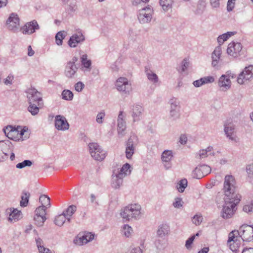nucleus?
Returning <instances> with one entry per match:
<instances>
[{
	"instance_id": "61",
	"label": "nucleus",
	"mask_w": 253,
	"mask_h": 253,
	"mask_svg": "<svg viewBox=\"0 0 253 253\" xmlns=\"http://www.w3.org/2000/svg\"><path fill=\"white\" fill-rule=\"evenodd\" d=\"M36 244L38 249V250H41L44 247L43 246V241L42 239L40 238L36 239Z\"/></svg>"
},
{
	"instance_id": "36",
	"label": "nucleus",
	"mask_w": 253,
	"mask_h": 253,
	"mask_svg": "<svg viewBox=\"0 0 253 253\" xmlns=\"http://www.w3.org/2000/svg\"><path fill=\"white\" fill-rule=\"evenodd\" d=\"M41 103H32L29 104V106L28 108V110L31 113L33 116H35L39 112V107L38 106H40Z\"/></svg>"
},
{
	"instance_id": "45",
	"label": "nucleus",
	"mask_w": 253,
	"mask_h": 253,
	"mask_svg": "<svg viewBox=\"0 0 253 253\" xmlns=\"http://www.w3.org/2000/svg\"><path fill=\"white\" fill-rule=\"evenodd\" d=\"M62 99L65 100H72L73 98V93L69 90H64L62 92Z\"/></svg>"
},
{
	"instance_id": "14",
	"label": "nucleus",
	"mask_w": 253,
	"mask_h": 253,
	"mask_svg": "<svg viewBox=\"0 0 253 253\" xmlns=\"http://www.w3.org/2000/svg\"><path fill=\"white\" fill-rule=\"evenodd\" d=\"M242 45L240 42H231L228 46L227 53L234 57H236L242 54Z\"/></svg>"
},
{
	"instance_id": "22",
	"label": "nucleus",
	"mask_w": 253,
	"mask_h": 253,
	"mask_svg": "<svg viewBox=\"0 0 253 253\" xmlns=\"http://www.w3.org/2000/svg\"><path fill=\"white\" fill-rule=\"evenodd\" d=\"M143 109L142 106L139 105H133L132 108L131 116L133 119V122L139 121L141 117Z\"/></svg>"
},
{
	"instance_id": "53",
	"label": "nucleus",
	"mask_w": 253,
	"mask_h": 253,
	"mask_svg": "<svg viewBox=\"0 0 253 253\" xmlns=\"http://www.w3.org/2000/svg\"><path fill=\"white\" fill-rule=\"evenodd\" d=\"M243 211L248 213L253 212V200L250 204L245 205L243 207Z\"/></svg>"
},
{
	"instance_id": "40",
	"label": "nucleus",
	"mask_w": 253,
	"mask_h": 253,
	"mask_svg": "<svg viewBox=\"0 0 253 253\" xmlns=\"http://www.w3.org/2000/svg\"><path fill=\"white\" fill-rule=\"evenodd\" d=\"M130 168V166L129 164L126 163L123 166L120 170H116V172L118 173H123L125 174V177L126 176L127 174H129L130 173V170L129 169Z\"/></svg>"
},
{
	"instance_id": "27",
	"label": "nucleus",
	"mask_w": 253,
	"mask_h": 253,
	"mask_svg": "<svg viewBox=\"0 0 253 253\" xmlns=\"http://www.w3.org/2000/svg\"><path fill=\"white\" fill-rule=\"evenodd\" d=\"M174 1V0H159L160 4L165 12L172 9Z\"/></svg>"
},
{
	"instance_id": "44",
	"label": "nucleus",
	"mask_w": 253,
	"mask_h": 253,
	"mask_svg": "<svg viewBox=\"0 0 253 253\" xmlns=\"http://www.w3.org/2000/svg\"><path fill=\"white\" fill-rule=\"evenodd\" d=\"M39 202L42 203V205H44L47 208H49L50 206V198L45 195H42L40 197Z\"/></svg>"
},
{
	"instance_id": "9",
	"label": "nucleus",
	"mask_w": 253,
	"mask_h": 253,
	"mask_svg": "<svg viewBox=\"0 0 253 253\" xmlns=\"http://www.w3.org/2000/svg\"><path fill=\"white\" fill-rule=\"evenodd\" d=\"M253 77V65H249L246 67L244 70L240 73L237 78L238 84H243L245 81L249 80Z\"/></svg>"
},
{
	"instance_id": "60",
	"label": "nucleus",
	"mask_w": 253,
	"mask_h": 253,
	"mask_svg": "<svg viewBox=\"0 0 253 253\" xmlns=\"http://www.w3.org/2000/svg\"><path fill=\"white\" fill-rule=\"evenodd\" d=\"M105 115L104 112H100L98 113L96 117V122L99 124H102L103 122L102 119L104 118Z\"/></svg>"
},
{
	"instance_id": "49",
	"label": "nucleus",
	"mask_w": 253,
	"mask_h": 253,
	"mask_svg": "<svg viewBox=\"0 0 253 253\" xmlns=\"http://www.w3.org/2000/svg\"><path fill=\"white\" fill-rule=\"evenodd\" d=\"M77 210V207L75 205L70 206L65 211L66 216H71Z\"/></svg>"
},
{
	"instance_id": "42",
	"label": "nucleus",
	"mask_w": 253,
	"mask_h": 253,
	"mask_svg": "<svg viewBox=\"0 0 253 253\" xmlns=\"http://www.w3.org/2000/svg\"><path fill=\"white\" fill-rule=\"evenodd\" d=\"M187 180L186 179H182L180 180L177 185V189L179 192H183L185 188L187 186Z\"/></svg>"
},
{
	"instance_id": "5",
	"label": "nucleus",
	"mask_w": 253,
	"mask_h": 253,
	"mask_svg": "<svg viewBox=\"0 0 253 253\" xmlns=\"http://www.w3.org/2000/svg\"><path fill=\"white\" fill-rule=\"evenodd\" d=\"M115 85L118 91L125 95H129L132 90L131 84L127 79L120 77L116 81Z\"/></svg>"
},
{
	"instance_id": "37",
	"label": "nucleus",
	"mask_w": 253,
	"mask_h": 253,
	"mask_svg": "<svg viewBox=\"0 0 253 253\" xmlns=\"http://www.w3.org/2000/svg\"><path fill=\"white\" fill-rule=\"evenodd\" d=\"M170 104V111L177 110L180 111L179 102L175 98H172L169 101Z\"/></svg>"
},
{
	"instance_id": "26",
	"label": "nucleus",
	"mask_w": 253,
	"mask_h": 253,
	"mask_svg": "<svg viewBox=\"0 0 253 253\" xmlns=\"http://www.w3.org/2000/svg\"><path fill=\"white\" fill-rule=\"evenodd\" d=\"M145 72L149 81L153 83L154 84L158 82L159 78L158 76L151 70L149 67H145Z\"/></svg>"
},
{
	"instance_id": "24",
	"label": "nucleus",
	"mask_w": 253,
	"mask_h": 253,
	"mask_svg": "<svg viewBox=\"0 0 253 253\" xmlns=\"http://www.w3.org/2000/svg\"><path fill=\"white\" fill-rule=\"evenodd\" d=\"M16 130H17V132L15 133V135L19 134L22 138V140H25L29 138L30 133L28 128L26 126L23 127L22 126H18L16 128Z\"/></svg>"
},
{
	"instance_id": "35",
	"label": "nucleus",
	"mask_w": 253,
	"mask_h": 253,
	"mask_svg": "<svg viewBox=\"0 0 253 253\" xmlns=\"http://www.w3.org/2000/svg\"><path fill=\"white\" fill-rule=\"evenodd\" d=\"M173 157L172 152L170 150H165L161 156L163 162H170Z\"/></svg>"
},
{
	"instance_id": "62",
	"label": "nucleus",
	"mask_w": 253,
	"mask_h": 253,
	"mask_svg": "<svg viewBox=\"0 0 253 253\" xmlns=\"http://www.w3.org/2000/svg\"><path fill=\"white\" fill-rule=\"evenodd\" d=\"M210 4L212 8H217L220 5V0H210Z\"/></svg>"
},
{
	"instance_id": "20",
	"label": "nucleus",
	"mask_w": 253,
	"mask_h": 253,
	"mask_svg": "<svg viewBox=\"0 0 253 253\" xmlns=\"http://www.w3.org/2000/svg\"><path fill=\"white\" fill-rule=\"evenodd\" d=\"M123 111H120L119 114L118 118V128L117 130L118 134L123 136L124 135V131L126 128V122L125 121L124 118Z\"/></svg>"
},
{
	"instance_id": "38",
	"label": "nucleus",
	"mask_w": 253,
	"mask_h": 253,
	"mask_svg": "<svg viewBox=\"0 0 253 253\" xmlns=\"http://www.w3.org/2000/svg\"><path fill=\"white\" fill-rule=\"evenodd\" d=\"M66 37V33L63 31L58 32L55 36L56 43L58 45H61L63 43V40Z\"/></svg>"
},
{
	"instance_id": "47",
	"label": "nucleus",
	"mask_w": 253,
	"mask_h": 253,
	"mask_svg": "<svg viewBox=\"0 0 253 253\" xmlns=\"http://www.w3.org/2000/svg\"><path fill=\"white\" fill-rule=\"evenodd\" d=\"M33 164V163L31 161L29 160H26L23 161L21 163H18L16 165V167L17 169H21L25 167H31Z\"/></svg>"
},
{
	"instance_id": "21",
	"label": "nucleus",
	"mask_w": 253,
	"mask_h": 253,
	"mask_svg": "<svg viewBox=\"0 0 253 253\" xmlns=\"http://www.w3.org/2000/svg\"><path fill=\"white\" fill-rule=\"evenodd\" d=\"M224 131L227 136L229 139L235 142H237V137L233 136L234 132L235 127L232 124H226L224 126Z\"/></svg>"
},
{
	"instance_id": "13",
	"label": "nucleus",
	"mask_w": 253,
	"mask_h": 253,
	"mask_svg": "<svg viewBox=\"0 0 253 253\" xmlns=\"http://www.w3.org/2000/svg\"><path fill=\"white\" fill-rule=\"evenodd\" d=\"M40 27L36 20H34L29 22H27L20 29V31L24 35H31L35 32L36 30H39Z\"/></svg>"
},
{
	"instance_id": "46",
	"label": "nucleus",
	"mask_w": 253,
	"mask_h": 253,
	"mask_svg": "<svg viewBox=\"0 0 253 253\" xmlns=\"http://www.w3.org/2000/svg\"><path fill=\"white\" fill-rule=\"evenodd\" d=\"M34 219L35 222V224L37 226L41 227L43 225V223L46 220V218L45 216L43 217L41 215H35Z\"/></svg>"
},
{
	"instance_id": "55",
	"label": "nucleus",
	"mask_w": 253,
	"mask_h": 253,
	"mask_svg": "<svg viewBox=\"0 0 253 253\" xmlns=\"http://www.w3.org/2000/svg\"><path fill=\"white\" fill-rule=\"evenodd\" d=\"M246 171L248 176L253 178V164L248 165L247 166Z\"/></svg>"
},
{
	"instance_id": "25",
	"label": "nucleus",
	"mask_w": 253,
	"mask_h": 253,
	"mask_svg": "<svg viewBox=\"0 0 253 253\" xmlns=\"http://www.w3.org/2000/svg\"><path fill=\"white\" fill-rule=\"evenodd\" d=\"M78 68L77 66H73L71 64H67L65 68V74L69 78H73L77 71Z\"/></svg>"
},
{
	"instance_id": "10",
	"label": "nucleus",
	"mask_w": 253,
	"mask_h": 253,
	"mask_svg": "<svg viewBox=\"0 0 253 253\" xmlns=\"http://www.w3.org/2000/svg\"><path fill=\"white\" fill-rule=\"evenodd\" d=\"M137 140V137L135 135L130 136L126 143V158L131 159L134 153L136 143L135 141Z\"/></svg>"
},
{
	"instance_id": "48",
	"label": "nucleus",
	"mask_w": 253,
	"mask_h": 253,
	"mask_svg": "<svg viewBox=\"0 0 253 253\" xmlns=\"http://www.w3.org/2000/svg\"><path fill=\"white\" fill-rule=\"evenodd\" d=\"M230 249L232 252L236 253L238 252V249L240 246L239 241H238L237 239H236V242H233L228 244Z\"/></svg>"
},
{
	"instance_id": "29",
	"label": "nucleus",
	"mask_w": 253,
	"mask_h": 253,
	"mask_svg": "<svg viewBox=\"0 0 253 253\" xmlns=\"http://www.w3.org/2000/svg\"><path fill=\"white\" fill-rule=\"evenodd\" d=\"M207 0H199L195 13L197 15H201L205 11L206 8Z\"/></svg>"
},
{
	"instance_id": "56",
	"label": "nucleus",
	"mask_w": 253,
	"mask_h": 253,
	"mask_svg": "<svg viewBox=\"0 0 253 253\" xmlns=\"http://www.w3.org/2000/svg\"><path fill=\"white\" fill-rule=\"evenodd\" d=\"M84 87V84L82 82H78L75 84V89L78 92H81Z\"/></svg>"
},
{
	"instance_id": "8",
	"label": "nucleus",
	"mask_w": 253,
	"mask_h": 253,
	"mask_svg": "<svg viewBox=\"0 0 253 253\" xmlns=\"http://www.w3.org/2000/svg\"><path fill=\"white\" fill-rule=\"evenodd\" d=\"M29 104L39 103L42 101V95L40 92L35 88H29L26 91Z\"/></svg>"
},
{
	"instance_id": "2",
	"label": "nucleus",
	"mask_w": 253,
	"mask_h": 253,
	"mask_svg": "<svg viewBox=\"0 0 253 253\" xmlns=\"http://www.w3.org/2000/svg\"><path fill=\"white\" fill-rule=\"evenodd\" d=\"M141 206L137 204L128 205L122 209L120 214L125 221L131 219H138L141 215Z\"/></svg>"
},
{
	"instance_id": "51",
	"label": "nucleus",
	"mask_w": 253,
	"mask_h": 253,
	"mask_svg": "<svg viewBox=\"0 0 253 253\" xmlns=\"http://www.w3.org/2000/svg\"><path fill=\"white\" fill-rule=\"evenodd\" d=\"M203 218L201 215H195L192 219L193 223L196 225H199L202 222Z\"/></svg>"
},
{
	"instance_id": "33",
	"label": "nucleus",
	"mask_w": 253,
	"mask_h": 253,
	"mask_svg": "<svg viewBox=\"0 0 253 253\" xmlns=\"http://www.w3.org/2000/svg\"><path fill=\"white\" fill-rule=\"evenodd\" d=\"M169 227L167 224H162L158 230L157 234L159 236L163 237L169 234Z\"/></svg>"
},
{
	"instance_id": "50",
	"label": "nucleus",
	"mask_w": 253,
	"mask_h": 253,
	"mask_svg": "<svg viewBox=\"0 0 253 253\" xmlns=\"http://www.w3.org/2000/svg\"><path fill=\"white\" fill-rule=\"evenodd\" d=\"M180 117L179 111L172 110L169 111V117L172 120H176Z\"/></svg>"
},
{
	"instance_id": "64",
	"label": "nucleus",
	"mask_w": 253,
	"mask_h": 253,
	"mask_svg": "<svg viewBox=\"0 0 253 253\" xmlns=\"http://www.w3.org/2000/svg\"><path fill=\"white\" fill-rule=\"evenodd\" d=\"M187 141V136L185 134H182L181 135L180 138H179V142L182 144H185Z\"/></svg>"
},
{
	"instance_id": "41",
	"label": "nucleus",
	"mask_w": 253,
	"mask_h": 253,
	"mask_svg": "<svg viewBox=\"0 0 253 253\" xmlns=\"http://www.w3.org/2000/svg\"><path fill=\"white\" fill-rule=\"evenodd\" d=\"M122 232L126 237H129L133 233V230L131 226L125 224L122 227Z\"/></svg>"
},
{
	"instance_id": "11",
	"label": "nucleus",
	"mask_w": 253,
	"mask_h": 253,
	"mask_svg": "<svg viewBox=\"0 0 253 253\" xmlns=\"http://www.w3.org/2000/svg\"><path fill=\"white\" fill-rule=\"evenodd\" d=\"M84 40V36L81 30H79L70 38L68 44L71 47H76L78 44L82 43Z\"/></svg>"
},
{
	"instance_id": "32",
	"label": "nucleus",
	"mask_w": 253,
	"mask_h": 253,
	"mask_svg": "<svg viewBox=\"0 0 253 253\" xmlns=\"http://www.w3.org/2000/svg\"><path fill=\"white\" fill-rule=\"evenodd\" d=\"M8 146L3 142H0V161H3L8 158V154L7 152H3L6 150Z\"/></svg>"
},
{
	"instance_id": "63",
	"label": "nucleus",
	"mask_w": 253,
	"mask_h": 253,
	"mask_svg": "<svg viewBox=\"0 0 253 253\" xmlns=\"http://www.w3.org/2000/svg\"><path fill=\"white\" fill-rule=\"evenodd\" d=\"M193 84L194 85V86L196 87L201 86L202 85L204 84L202 78L200 79L199 80L194 81L193 83Z\"/></svg>"
},
{
	"instance_id": "31",
	"label": "nucleus",
	"mask_w": 253,
	"mask_h": 253,
	"mask_svg": "<svg viewBox=\"0 0 253 253\" xmlns=\"http://www.w3.org/2000/svg\"><path fill=\"white\" fill-rule=\"evenodd\" d=\"M237 33L236 32H227L226 33L220 35L217 38V42L220 46L223 42L228 39L231 36L235 35Z\"/></svg>"
},
{
	"instance_id": "15",
	"label": "nucleus",
	"mask_w": 253,
	"mask_h": 253,
	"mask_svg": "<svg viewBox=\"0 0 253 253\" xmlns=\"http://www.w3.org/2000/svg\"><path fill=\"white\" fill-rule=\"evenodd\" d=\"M55 126L59 130L65 131L69 128V124L63 116L57 115L55 118Z\"/></svg>"
},
{
	"instance_id": "52",
	"label": "nucleus",
	"mask_w": 253,
	"mask_h": 253,
	"mask_svg": "<svg viewBox=\"0 0 253 253\" xmlns=\"http://www.w3.org/2000/svg\"><path fill=\"white\" fill-rule=\"evenodd\" d=\"M182 200L181 198L177 197L175 199V201L173 203V206L174 208L179 209L182 207Z\"/></svg>"
},
{
	"instance_id": "12",
	"label": "nucleus",
	"mask_w": 253,
	"mask_h": 253,
	"mask_svg": "<svg viewBox=\"0 0 253 253\" xmlns=\"http://www.w3.org/2000/svg\"><path fill=\"white\" fill-rule=\"evenodd\" d=\"M94 237V234L90 232H85L84 233H80L76 238L74 240V242L76 245L82 246L84 244L92 241Z\"/></svg>"
},
{
	"instance_id": "28",
	"label": "nucleus",
	"mask_w": 253,
	"mask_h": 253,
	"mask_svg": "<svg viewBox=\"0 0 253 253\" xmlns=\"http://www.w3.org/2000/svg\"><path fill=\"white\" fill-rule=\"evenodd\" d=\"M21 217V212L17 209H13L11 211L8 217V220L10 222H16L20 219Z\"/></svg>"
},
{
	"instance_id": "30",
	"label": "nucleus",
	"mask_w": 253,
	"mask_h": 253,
	"mask_svg": "<svg viewBox=\"0 0 253 253\" xmlns=\"http://www.w3.org/2000/svg\"><path fill=\"white\" fill-rule=\"evenodd\" d=\"M30 197V193L26 191L23 190L22 192L21 196V200L20 203V205L22 207H25L27 206L29 203V198Z\"/></svg>"
},
{
	"instance_id": "43",
	"label": "nucleus",
	"mask_w": 253,
	"mask_h": 253,
	"mask_svg": "<svg viewBox=\"0 0 253 253\" xmlns=\"http://www.w3.org/2000/svg\"><path fill=\"white\" fill-rule=\"evenodd\" d=\"M47 208L44 205H42L41 206H39L38 207L35 211V215H38V216H45V215L46 214V209Z\"/></svg>"
},
{
	"instance_id": "39",
	"label": "nucleus",
	"mask_w": 253,
	"mask_h": 253,
	"mask_svg": "<svg viewBox=\"0 0 253 253\" xmlns=\"http://www.w3.org/2000/svg\"><path fill=\"white\" fill-rule=\"evenodd\" d=\"M81 63L84 67L89 70L90 69L91 62L90 60L87 59V55L84 54L81 58Z\"/></svg>"
},
{
	"instance_id": "3",
	"label": "nucleus",
	"mask_w": 253,
	"mask_h": 253,
	"mask_svg": "<svg viewBox=\"0 0 253 253\" xmlns=\"http://www.w3.org/2000/svg\"><path fill=\"white\" fill-rule=\"evenodd\" d=\"M90 154L92 158L97 161H102L106 157L105 151L96 143H89L88 144Z\"/></svg>"
},
{
	"instance_id": "4",
	"label": "nucleus",
	"mask_w": 253,
	"mask_h": 253,
	"mask_svg": "<svg viewBox=\"0 0 253 253\" xmlns=\"http://www.w3.org/2000/svg\"><path fill=\"white\" fill-rule=\"evenodd\" d=\"M153 14V8L150 6L140 9L137 15L139 23L144 24L150 22L152 19Z\"/></svg>"
},
{
	"instance_id": "17",
	"label": "nucleus",
	"mask_w": 253,
	"mask_h": 253,
	"mask_svg": "<svg viewBox=\"0 0 253 253\" xmlns=\"http://www.w3.org/2000/svg\"><path fill=\"white\" fill-rule=\"evenodd\" d=\"M125 177V174L123 173H118L114 170L112 176V187L115 189H119L123 182V178Z\"/></svg>"
},
{
	"instance_id": "54",
	"label": "nucleus",
	"mask_w": 253,
	"mask_h": 253,
	"mask_svg": "<svg viewBox=\"0 0 253 253\" xmlns=\"http://www.w3.org/2000/svg\"><path fill=\"white\" fill-rule=\"evenodd\" d=\"M195 239V236H191L190 238H189L186 241L185 243V247L187 249H190L191 248V245L193 244V242Z\"/></svg>"
},
{
	"instance_id": "23",
	"label": "nucleus",
	"mask_w": 253,
	"mask_h": 253,
	"mask_svg": "<svg viewBox=\"0 0 253 253\" xmlns=\"http://www.w3.org/2000/svg\"><path fill=\"white\" fill-rule=\"evenodd\" d=\"M3 131L8 138L15 141L17 140V138L15 136L17 132L16 128L11 126H8L3 129Z\"/></svg>"
},
{
	"instance_id": "18",
	"label": "nucleus",
	"mask_w": 253,
	"mask_h": 253,
	"mask_svg": "<svg viewBox=\"0 0 253 253\" xmlns=\"http://www.w3.org/2000/svg\"><path fill=\"white\" fill-rule=\"evenodd\" d=\"M222 50L221 47L220 45L217 46L215 47L214 51L212 53L211 58L212 62L211 65L215 69H218V63L221 54Z\"/></svg>"
},
{
	"instance_id": "16",
	"label": "nucleus",
	"mask_w": 253,
	"mask_h": 253,
	"mask_svg": "<svg viewBox=\"0 0 253 253\" xmlns=\"http://www.w3.org/2000/svg\"><path fill=\"white\" fill-rule=\"evenodd\" d=\"M6 24L9 30L16 31L19 25V19L15 13H12L6 21Z\"/></svg>"
},
{
	"instance_id": "6",
	"label": "nucleus",
	"mask_w": 253,
	"mask_h": 253,
	"mask_svg": "<svg viewBox=\"0 0 253 253\" xmlns=\"http://www.w3.org/2000/svg\"><path fill=\"white\" fill-rule=\"evenodd\" d=\"M244 241H253V225H242L239 231H236Z\"/></svg>"
},
{
	"instance_id": "7",
	"label": "nucleus",
	"mask_w": 253,
	"mask_h": 253,
	"mask_svg": "<svg viewBox=\"0 0 253 253\" xmlns=\"http://www.w3.org/2000/svg\"><path fill=\"white\" fill-rule=\"evenodd\" d=\"M211 168L206 165L198 166L192 171V176L196 179H201L211 172Z\"/></svg>"
},
{
	"instance_id": "1",
	"label": "nucleus",
	"mask_w": 253,
	"mask_h": 253,
	"mask_svg": "<svg viewBox=\"0 0 253 253\" xmlns=\"http://www.w3.org/2000/svg\"><path fill=\"white\" fill-rule=\"evenodd\" d=\"M235 180L232 175H226L224 179L223 191L225 204L223 206L221 216L224 219L231 218L240 202L241 196L236 191Z\"/></svg>"
},
{
	"instance_id": "58",
	"label": "nucleus",
	"mask_w": 253,
	"mask_h": 253,
	"mask_svg": "<svg viewBox=\"0 0 253 253\" xmlns=\"http://www.w3.org/2000/svg\"><path fill=\"white\" fill-rule=\"evenodd\" d=\"M189 62L186 59H184L181 62V71L184 72L189 66Z\"/></svg>"
},
{
	"instance_id": "34",
	"label": "nucleus",
	"mask_w": 253,
	"mask_h": 253,
	"mask_svg": "<svg viewBox=\"0 0 253 253\" xmlns=\"http://www.w3.org/2000/svg\"><path fill=\"white\" fill-rule=\"evenodd\" d=\"M66 218V213L63 211L61 214L56 216L54 219V223L59 226H61L65 223Z\"/></svg>"
},
{
	"instance_id": "59",
	"label": "nucleus",
	"mask_w": 253,
	"mask_h": 253,
	"mask_svg": "<svg viewBox=\"0 0 253 253\" xmlns=\"http://www.w3.org/2000/svg\"><path fill=\"white\" fill-rule=\"evenodd\" d=\"M14 79V76L9 74L4 81V83L6 85H10L12 84V81Z\"/></svg>"
},
{
	"instance_id": "57",
	"label": "nucleus",
	"mask_w": 253,
	"mask_h": 253,
	"mask_svg": "<svg viewBox=\"0 0 253 253\" xmlns=\"http://www.w3.org/2000/svg\"><path fill=\"white\" fill-rule=\"evenodd\" d=\"M204 84L208 83H211L214 81V79L212 76H207L202 78Z\"/></svg>"
},
{
	"instance_id": "19",
	"label": "nucleus",
	"mask_w": 253,
	"mask_h": 253,
	"mask_svg": "<svg viewBox=\"0 0 253 253\" xmlns=\"http://www.w3.org/2000/svg\"><path fill=\"white\" fill-rule=\"evenodd\" d=\"M226 76H227L221 75L218 82V85L220 90L223 91H226L229 89L231 86V82Z\"/></svg>"
}]
</instances>
